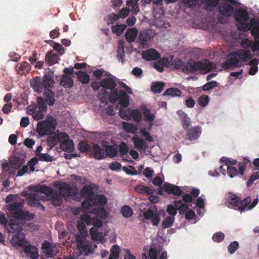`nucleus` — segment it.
Segmentation results:
<instances>
[{
	"instance_id": "37998d69",
	"label": "nucleus",
	"mask_w": 259,
	"mask_h": 259,
	"mask_svg": "<svg viewBox=\"0 0 259 259\" xmlns=\"http://www.w3.org/2000/svg\"><path fill=\"white\" fill-rule=\"evenodd\" d=\"M164 83L163 82H152L151 90L154 93H160L163 90Z\"/></svg>"
},
{
	"instance_id": "c85d7f7f",
	"label": "nucleus",
	"mask_w": 259,
	"mask_h": 259,
	"mask_svg": "<svg viewBox=\"0 0 259 259\" xmlns=\"http://www.w3.org/2000/svg\"><path fill=\"white\" fill-rule=\"evenodd\" d=\"M163 189L168 193L180 196L182 194V190L178 186L170 184L168 183H164Z\"/></svg>"
},
{
	"instance_id": "3c124183",
	"label": "nucleus",
	"mask_w": 259,
	"mask_h": 259,
	"mask_svg": "<svg viewBox=\"0 0 259 259\" xmlns=\"http://www.w3.org/2000/svg\"><path fill=\"white\" fill-rule=\"evenodd\" d=\"M175 218L174 216L166 217L162 222V226L163 228H168L171 227L174 222Z\"/></svg>"
},
{
	"instance_id": "20e7f679",
	"label": "nucleus",
	"mask_w": 259,
	"mask_h": 259,
	"mask_svg": "<svg viewBox=\"0 0 259 259\" xmlns=\"http://www.w3.org/2000/svg\"><path fill=\"white\" fill-rule=\"evenodd\" d=\"M252 58L249 52L240 50L233 51L227 56V60L222 62L221 66L225 70L241 67L242 62H246Z\"/></svg>"
},
{
	"instance_id": "680f3d73",
	"label": "nucleus",
	"mask_w": 259,
	"mask_h": 259,
	"mask_svg": "<svg viewBox=\"0 0 259 259\" xmlns=\"http://www.w3.org/2000/svg\"><path fill=\"white\" fill-rule=\"evenodd\" d=\"M119 15L118 14L111 13L107 16L108 23L113 24L114 22L119 19Z\"/></svg>"
},
{
	"instance_id": "9b49d317",
	"label": "nucleus",
	"mask_w": 259,
	"mask_h": 259,
	"mask_svg": "<svg viewBox=\"0 0 259 259\" xmlns=\"http://www.w3.org/2000/svg\"><path fill=\"white\" fill-rule=\"evenodd\" d=\"M48 146H56L58 143L60 146H74L72 140L65 132H60L55 136H48L46 139Z\"/></svg>"
},
{
	"instance_id": "69168bd1",
	"label": "nucleus",
	"mask_w": 259,
	"mask_h": 259,
	"mask_svg": "<svg viewBox=\"0 0 259 259\" xmlns=\"http://www.w3.org/2000/svg\"><path fill=\"white\" fill-rule=\"evenodd\" d=\"M19 69L22 71V73H28L31 70V67L27 62H24L21 64Z\"/></svg>"
},
{
	"instance_id": "7c9ffc66",
	"label": "nucleus",
	"mask_w": 259,
	"mask_h": 259,
	"mask_svg": "<svg viewBox=\"0 0 259 259\" xmlns=\"http://www.w3.org/2000/svg\"><path fill=\"white\" fill-rule=\"evenodd\" d=\"M59 59L58 55L55 54L52 50L49 51L45 56V61L49 65H52L57 63Z\"/></svg>"
},
{
	"instance_id": "79ce46f5",
	"label": "nucleus",
	"mask_w": 259,
	"mask_h": 259,
	"mask_svg": "<svg viewBox=\"0 0 259 259\" xmlns=\"http://www.w3.org/2000/svg\"><path fill=\"white\" fill-rule=\"evenodd\" d=\"M106 153V156L113 158L115 157L118 152V147H104Z\"/></svg>"
},
{
	"instance_id": "6e6552de",
	"label": "nucleus",
	"mask_w": 259,
	"mask_h": 259,
	"mask_svg": "<svg viewBox=\"0 0 259 259\" xmlns=\"http://www.w3.org/2000/svg\"><path fill=\"white\" fill-rule=\"evenodd\" d=\"M56 125V120L53 117L38 122L36 132L39 135V137L53 136Z\"/></svg>"
},
{
	"instance_id": "338daca9",
	"label": "nucleus",
	"mask_w": 259,
	"mask_h": 259,
	"mask_svg": "<svg viewBox=\"0 0 259 259\" xmlns=\"http://www.w3.org/2000/svg\"><path fill=\"white\" fill-rule=\"evenodd\" d=\"M224 238V234L222 232H219L215 233L212 237V239L216 242L222 241Z\"/></svg>"
},
{
	"instance_id": "c9c22d12",
	"label": "nucleus",
	"mask_w": 259,
	"mask_h": 259,
	"mask_svg": "<svg viewBox=\"0 0 259 259\" xmlns=\"http://www.w3.org/2000/svg\"><path fill=\"white\" fill-rule=\"evenodd\" d=\"M141 111L145 120L148 122H152L155 119V116L151 113L150 109H147L145 105L142 106Z\"/></svg>"
},
{
	"instance_id": "774afa93",
	"label": "nucleus",
	"mask_w": 259,
	"mask_h": 259,
	"mask_svg": "<svg viewBox=\"0 0 259 259\" xmlns=\"http://www.w3.org/2000/svg\"><path fill=\"white\" fill-rule=\"evenodd\" d=\"M258 179H259V171L254 172L252 174L247 181V186H250L254 181Z\"/></svg>"
},
{
	"instance_id": "f3484780",
	"label": "nucleus",
	"mask_w": 259,
	"mask_h": 259,
	"mask_svg": "<svg viewBox=\"0 0 259 259\" xmlns=\"http://www.w3.org/2000/svg\"><path fill=\"white\" fill-rule=\"evenodd\" d=\"M25 154L23 152H21L19 154L15 151L14 156L10 160V163L12 167L18 168L23 164L25 162Z\"/></svg>"
},
{
	"instance_id": "c03bdc74",
	"label": "nucleus",
	"mask_w": 259,
	"mask_h": 259,
	"mask_svg": "<svg viewBox=\"0 0 259 259\" xmlns=\"http://www.w3.org/2000/svg\"><path fill=\"white\" fill-rule=\"evenodd\" d=\"M135 190L137 192L141 194H145L147 195H151L153 190L147 186L144 185H138L136 187Z\"/></svg>"
},
{
	"instance_id": "f257e3e1",
	"label": "nucleus",
	"mask_w": 259,
	"mask_h": 259,
	"mask_svg": "<svg viewBox=\"0 0 259 259\" xmlns=\"http://www.w3.org/2000/svg\"><path fill=\"white\" fill-rule=\"evenodd\" d=\"M116 78L103 69H98V89L100 87L105 90L102 94H98V100L107 105L108 101L114 104L118 101L123 107H127L130 103V96L123 90L115 89Z\"/></svg>"
},
{
	"instance_id": "bf43d9fd",
	"label": "nucleus",
	"mask_w": 259,
	"mask_h": 259,
	"mask_svg": "<svg viewBox=\"0 0 259 259\" xmlns=\"http://www.w3.org/2000/svg\"><path fill=\"white\" fill-rule=\"evenodd\" d=\"M209 97L207 95H202L198 99V104L201 107H205L208 103Z\"/></svg>"
},
{
	"instance_id": "8fccbe9b",
	"label": "nucleus",
	"mask_w": 259,
	"mask_h": 259,
	"mask_svg": "<svg viewBox=\"0 0 259 259\" xmlns=\"http://www.w3.org/2000/svg\"><path fill=\"white\" fill-rule=\"evenodd\" d=\"M131 110L123 109L120 108L118 112L119 116L123 119L128 120L131 119Z\"/></svg>"
},
{
	"instance_id": "4d7b16f0",
	"label": "nucleus",
	"mask_w": 259,
	"mask_h": 259,
	"mask_svg": "<svg viewBox=\"0 0 259 259\" xmlns=\"http://www.w3.org/2000/svg\"><path fill=\"white\" fill-rule=\"evenodd\" d=\"M258 198L254 199L252 202L248 206H241L240 207V211L243 212L246 210H249L254 208L256 204L258 203Z\"/></svg>"
},
{
	"instance_id": "09e8293b",
	"label": "nucleus",
	"mask_w": 259,
	"mask_h": 259,
	"mask_svg": "<svg viewBox=\"0 0 259 259\" xmlns=\"http://www.w3.org/2000/svg\"><path fill=\"white\" fill-rule=\"evenodd\" d=\"M120 248L117 245H114L111 249V254L109 259H118L119 257Z\"/></svg>"
},
{
	"instance_id": "e2e57ef3",
	"label": "nucleus",
	"mask_w": 259,
	"mask_h": 259,
	"mask_svg": "<svg viewBox=\"0 0 259 259\" xmlns=\"http://www.w3.org/2000/svg\"><path fill=\"white\" fill-rule=\"evenodd\" d=\"M220 161L222 162H224L227 167L228 165H234L237 163L236 160L226 157H222L220 159Z\"/></svg>"
},
{
	"instance_id": "2f4dec72",
	"label": "nucleus",
	"mask_w": 259,
	"mask_h": 259,
	"mask_svg": "<svg viewBox=\"0 0 259 259\" xmlns=\"http://www.w3.org/2000/svg\"><path fill=\"white\" fill-rule=\"evenodd\" d=\"M73 80L71 76L67 75H62L60 84L65 89H70L73 85Z\"/></svg>"
},
{
	"instance_id": "7ed1b4c3",
	"label": "nucleus",
	"mask_w": 259,
	"mask_h": 259,
	"mask_svg": "<svg viewBox=\"0 0 259 259\" xmlns=\"http://www.w3.org/2000/svg\"><path fill=\"white\" fill-rule=\"evenodd\" d=\"M41 193H44L50 197L52 203L56 206H60L63 202V199L65 196L72 195L74 191L69 185L64 184L59 188V192L53 189L52 187L42 185Z\"/></svg>"
},
{
	"instance_id": "1a4fd4ad",
	"label": "nucleus",
	"mask_w": 259,
	"mask_h": 259,
	"mask_svg": "<svg viewBox=\"0 0 259 259\" xmlns=\"http://www.w3.org/2000/svg\"><path fill=\"white\" fill-rule=\"evenodd\" d=\"M233 15L238 24V29L242 31H246L250 28L251 25L248 23L249 15L246 10L241 8L237 9Z\"/></svg>"
},
{
	"instance_id": "4be33fe9",
	"label": "nucleus",
	"mask_w": 259,
	"mask_h": 259,
	"mask_svg": "<svg viewBox=\"0 0 259 259\" xmlns=\"http://www.w3.org/2000/svg\"><path fill=\"white\" fill-rule=\"evenodd\" d=\"M227 203L229 207L233 208L235 209H238L240 211V207L242 205L241 200L235 194L229 193L227 198Z\"/></svg>"
},
{
	"instance_id": "a878e982",
	"label": "nucleus",
	"mask_w": 259,
	"mask_h": 259,
	"mask_svg": "<svg viewBox=\"0 0 259 259\" xmlns=\"http://www.w3.org/2000/svg\"><path fill=\"white\" fill-rule=\"evenodd\" d=\"M187 131V136L190 141L197 139L201 135L202 130L199 125H196L191 128H189Z\"/></svg>"
},
{
	"instance_id": "c756f323",
	"label": "nucleus",
	"mask_w": 259,
	"mask_h": 259,
	"mask_svg": "<svg viewBox=\"0 0 259 259\" xmlns=\"http://www.w3.org/2000/svg\"><path fill=\"white\" fill-rule=\"evenodd\" d=\"M124 41L123 40H119L118 44L117 59L122 64L125 62L124 60Z\"/></svg>"
},
{
	"instance_id": "aec40b11",
	"label": "nucleus",
	"mask_w": 259,
	"mask_h": 259,
	"mask_svg": "<svg viewBox=\"0 0 259 259\" xmlns=\"http://www.w3.org/2000/svg\"><path fill=\"white\" fill-rule=\"evenodd\" d=\"M23 225L16 220H11L5 229L9 234H14L23 231Z\"/></svg>"
},
{
	"instance_id": "5701e85b",
	"label": "nucleus",
	"mask_w": 259,
	"mask_h": 259,
	"mask_svg": "<svg viewBox=\"0 0 259 259\" xmlns=\"http://www.w3.org/2000/svg\"><path fill=\"white\" fill-rule=\"evenodd\" d=\"M23 248L24 252L27 257H29L31 259H37L38 257V249L35 246L28 243Z\"/></svg>"
},
{
	"instance_id": "473e14b6",
	"label": "nucleus",
	"mask_w": 259,
	"mask_h": 259,
	"mask_svg": "<svg viewBox=\"0 0 259 259\" xmlns=\"http://www.w3.org/2000/svg\"><path fill=\"white\" fill-rule=\"evenodd\" d=\"M138 30L135 28H131L128 29L125 34L124 36L126 39V40L129 42L131 43L134 42L138 34Z\"/></svg>"
},
{
	"instance_id": "39448f33",
	"label": "nucleus",
	"mask_w": 259,
	"mask_h": 259,
	"mask_svg": "<svg viewBox=\"0 0 259 259\" xmlns=\"http://www.w3.org/2000/svg\"><path fill=\"white\" fill-rule=\"evenodd\" d=\"M24 205V200L21 199L18 202H14L7 205V209L11 212L12 217L16 220L29 221L35 217L34 213H30L28 210L22 209Z\"/></svg>"
},
{
	"instance_id": "a19ab883",
	"label": "nucleus",
	"mask_w": 259,
	"mask_h": 259,
	"mask_svg": "<svg viewBox=\"0 0 259 259\" xmlns=\"http://www.w3.org/2000/svg\"><path fill=\"white\" fill-rule=\"evenodd\" d=\"M40 200L39 196L35 193H31L28 198V205L31 207L36 206Z\"/></svg>"
},
{
	"instance_id": "5fc2aeb1",
	"label": "nucleus",
	"mask_w": 259,
	"mask_h": 259,
	"mask_svg": "<svg viewBox=\"0 0 259 259\" xmlns=\"http://www.w3.org/2000/svg\"><path fill=\"white\" fill-rule=\"evenodd\" d=\"M133 118L136 122H140L142 118V116L141 112L138 110H133L131 111V118Z\"/></svg>"
},
{
	"instance_id": "864d4df0",
	"label": "nucleus",
	"mask_w": 259,
	"mask_h": 259,
	"mask_svg": "<svg viewBox=\"0 0 259 259\" xmlns=\"http://www.w3.org/2000/svg\"><path fill=\"white\" fill-rule=\"evenodd\" d=\"M121 212L123 216L126 218L131 217L133 213L132 209L127 205L123 206L121 209Z\"/></svg>"
},
{
	"instance_id": "58836bf2",
	"label": "nucleus",
	"mask_w": 259,
	"mask_h": 259,
	"mask_svg": "<svg viewBox=\"0 0 259 259\" xmlns=\"http://www.w3.org/2000/svg\"><path fill=\"white\" fill-rule=\"evenodd\" d=\"M78 80L79 82L83 84H86L89 83L90 81V76L85 72L78 71L75 72Z\"/></svg>"
},
{
	"instance_id": "4c0bfd02",
	"label": "nucleus",
	"mask_w": 259,
	"mask_h": 259,
	"mask_svg": "<svg viewBox=\"0 0 259 259\" xmlns=\"http://www.w3.org/2000/svg\"><path fill=\"white\" fill-rule=\"evenodd\" d=\"M221 3V0H204V6L206 11H212Z\"/></svg>"
},
{
	"instance_id": "f03ea898",
	"label": "nucleus",
	"mask_w": 259,
	"mask_h": 259,
	"mask_svg": "<svg viewBox=\"0 0 259 259\" xmlns=\"http://www.w3.org/2000/svg\"><path fill=\"white\" fill-rule=\"evenodd\" d=\"M174 58L171 56V62L170 67L175 70H181L186 74L193 73L199 70L202 73H206L215 68L216 64L213 62L205 60L204 62L194 61L193 59H189L185 63L182 60Z\"/></svg>"
},
{
	"instance_id": "49530a36",
	"label": "nucleus",
	"mask_w": 259,
	"mask_h": 259,
	"mask_svg": "<svg viewBox=\"0 0 259 259\" xmlns=\"http://www.w3.org/2000/svg\"><path fill=\"white\" fill-rule=\"evenodd\" d=\"M122 125L123 128L128 133L135 134L137 132V126L133 123L123 121Z\"/></svg>"
},
{
	"instance_id": "0e129e2a",
	"label": "nucleus",
	"mask_w": 259,
	"mask_h": 259,
	"mask_svg": "<svg viewBox=\"0 0 259 259\" xmlns=\"http://www.w3.org/2000/svg\"><path fill=\"white\" fill-rule=\"evenodd\" d=\"M178 209L176 207L172 204H169L167 206L166 211L170 215L169 216H175L177 213Z\"/></svg>"
},
{
	"instance_id": "a18cd8bd",
	"label": "nucleus",
	"mask_w": 259,
	"mask_h": 259,
	"mask_svg": "<svg viewBox=\"0 0 259 259\" xmlns=\"http://www.w3.org/2000/svg\"><path fill=\"white\" fill-rule=\"evenodd\" d=\"M93 222L94 227L90 229V234L92 240L97 241V215L94 217Z\"/></svg>"
},
{
	"instance_id": "412c9836",
	"label": "nucleus",
	"mask_w": 259,
	"mask_h": 259,
	"mask_svg": "<svg viewBox=\"0 0 259 259\" xmlns=\"http://www.w3.org/2000/svg\"><path fill=\"white\" fill-rule=\"evenodd\" d=\"M144 217L147 220H151L154 226H157L160 221V217L157 212L148 209L144 213Z\"/></svg>"
},
{
	"instance_id": "6e6d98bb",
	"label": "nucleus",
	"mask_w": 259,
	"mask_h": 259,
	"mask_svg": "<svg viewBox=\"0 0 259 259\" xmlns=\"http://www.w3.org/2000/svg\"><path fill=\"white\" fill-rule=\"evenodd\" d=\"M219 83L216 81H208L202 87V90L204 91H208L210 90L217 87Z\"/></svg>"
},
{
	"instance_id": "13d9d810",
	"label": "nucleus",
	"mask_w": 259,
	"mask_h": 259,
	"mask_svg": "<svg viewBox=\"0 0 259 259\" xmlns=\"http://www.w3.org/2000/svg\"><path fill=\"white\" fill-rule=\"evenodd\" d=\"M239 247V243L237 241H234L232 242L228 247V252L232 254H233Z\"/></svg>"
},
{
	"instance_id": "f704fd0d",
	"label": "nucleus",
	"mask_w": 259,
	"mask_h": 259,
	"mask_svg": "<svg viewBox=\"0 0 259 259\" xmlns=\"http://www.w3.org/2000/svg\"><path fill=\"white\" fill-rule=\"evenodd\" d=\"M27 112L29 114H31L33 118L36 120L42 119L45 116L44 111L39 109L37 110L36 108H29Z\"/></svg>"
},
{
	"instance_id": "603ef678",
	"label": "nucleus",
	"mask_w": 259,
	"mask_h": 259,
	"mask_svg": "<svg viewBox=\"0 0 259 259\" xmlns=\"http://www.w3.org/2000/svg\"><path fill=\"white\" fill-rule=\"evenodd\" d=\"M109 231V229L107 226L104 227V232H99L98 230V242L101 243H104L106 242L105 236H107Z\"/></svg>"
},
{
	"instance_id": "2eb2a0df",
	"label": "nucleus",
	"mask_w": 259,
	"mask_h": 259,
	"mask_svg": "<svg viewBox=\"0 0 259 259\" xmlns=\"http://www.w3.org/2000/svg\"><path fill=\"white\" fill-rule=\"evenodd\" d=\"M248 161V160L244 159V161L239 163L238 164L239 170L233 166L228 165L227 167V174L231 178L236 177L239 174L242 176L244 174V170L246 168V164Z\"/></svg>"
},
{
	"instance_id": "0eeeda50",
	"label": "nucleus",
	"mask_w": 259,
	"mask_h": 259,
	"mask_svg": "<svg viewBox=\"0 0 259 259\" xmlns=\"http://www.w3.org/2000/svg\"><path fill=\"white\" fill-rule=\"evenodd\" d=\"M235 0H222L218 6V21L220 23L226 24L227 19L233 16L235 9Z\"/></svg>"
},
{
	"instance_id": "423d86ee",
	"label": "nucleus",
	"mask_w": 259,
	"mask_h": 259,
	"mask_svg": "<svg viewBox=\"0 0 259 259\" xmlns=\"http://www.w3.org/2000/svg\"><path fill=\"white\" fill-rule=\"evenodd\" d=\"M77 228L79 233L76 234L75 239L78 249L82 254L88 255L92 253L94 250L89 242L85 241V237L88 236V232L85 223L79 221Z\"/></svg>"
},
{
	"instance_id": "4468645a",
	"label": "nucleus",
	"mask_w": 259,
	"mask_h": 259,
	"mask_svg": "<svg viewBox=\"0 0 259 259\" xmlns=\"http://www.w3.org/2000/svg\"><path fill=\"white\" fill-rule=\"evenodd\" d=\"M184 202L181 200H176L174 202L175 206L179 210L181 214H183L189 208V205L187 203L191 202L192 201V196L189 194H185L183 196Z\"/></svg>"
},
{
	"instance_id": "dca6fc26",
	"label": "nucleus",
	"mask_w": 259,
	"mask_h": 259,
	"mask_svg": "<svg viewBox=\"0 0 259 259\" xmlns=\"http://www.w3.org/2000/svg\"><path fill=\"white\" fill-rule=\"evenodd\" d=\"M41 80L44 90L52 89L55 83L54 80V72L50 70L45 71Z\"/></svg>"
},
{
	"instance_id": "de8ad7c7",
	"label": "nucleus",
	"mask_w": 259,
	"mask_h": 259,
	"mask_svg": "<svg viewBox=\"0 0 259 259\" xmlns=\"http://www.w3.org/2000/svg\"><path fill=\"white\" fill-rule=\"evenodd\" d=\"M126 28V25L125 24H120L112 26L111 30L113 33L119 36L123 33Z\"/></svg>"
},
{
	"instance_id": "393cba45",
	"label": "nucleus",
	"mask_w": 259,
	"mask_h": 259,
	"mask_svg": "<svg viewBox=\"0 0 259 259\" xmlns=\"http://www.w3.org/2000/svg\"><path fill=\"white\" fill-rule=\"evenodd\" d=\"M30 87L35 92L38 93H41L44 89L41 78L38 76H36L31 79Z\"/></svg>"
},
{
	"instance_id": "9d476101",
	"label": "nucleus",
	"mask_w": 259,
	"mask_h": 259,
	"mask_svg": "<svg viewBox=\"0 0 259 259\" xmlns=\"http://www.w3.org/2000/svg\"><path fill=\"white\" fill-rule=\"evenodd\" d=\"M80 194L84 200L82 201L81 206L84 209H89L92 205H96L97 200V195L95 196L93 188L89 185H85L80 191Z\"/></svg>"
},
{
	"instance_id": "ea45409f",
	"label": "nucleus",
	"mask_w": 259,
	"mask_h": 259,
	"mask_svg": "<svg viewBox=\"0 0 259 259\" xmlns=\"http://www.w3.org/2000/svg\"><path fill=\"white\" fill-rule=\"evenodd\" d=\"M182 94V91L176 88H170L166 89L164 92L163 96H170L172 97H180Z\"/></svg>"
},
{
	"instance_id": "052dcab7",
	"label": "nucleus",
	"mask_w": 259,
	"mask_h": 259,
	"mask_svg": "<svg viewBox=\"0 0 259 259\" xmlns=\"http://www.w3.org/2000/svg\"><path fill=\"white\" fill-rule=\"evenodd\" d=\"M184 4L189 8H195L199 5V0H182Z\"/></svg>"
},
{
	"instance_id": "72a5a7b5",
	"label": "nucleus",
	"mask_w": 259,
	"mask_h": 259,
	"mask_svg": "<svg viewBox=\"0 0 259 259\" xmlns=\"http://www.w3.org/2000/svg\"><path fill=\"white\" fill-rule=\"evenodd\" d=\"M42 249L46 256L49 257H53L54 255V250L51 243L47 241H45L42 245Z\"/></svg>"
},
{
	"instance_id": "ddd939ff",
	"label": "nucleus",
	"mask_w": 259,
	"mask_h": 259,
	"mask_svg": "<svg viewBox=\"0 0 259 259\" xmlns=\"http://www.w3.org/2000/svg\"><path fill=\"white\" fill-rule=\"evenodd\" d=\"M53 158V156H50L48 153L37 154V157H33L28 162L30 171L33 172L35 170L34 166L38 163V160L46 162H52L54 160Z\"/></svg>"
},
{
	"instance_id": "6ab92c4d",
	"label": "nucleus",
	"mask_w": 259,
	"mask_h": 259,
	"mask_svg": "<svg viewBox=\"0 0 259 259\" xmlns=\"http://www.w3.org/2000/svg\"><path fill=\"white\" fill-rule=\"evenodd\" d=\"M160 57V53L154 49H150L143 51L142 54V59L148 61H154L159 59Z\"/></svg>"
},
{
	"instance_id": "e433bc0d",
	"label": "nucleus",
	"mask_w": 259,
	"mask_h": 259,
	"mask_svg": "<svg viewBox=\"0 0 259 259\" xmlns=\"http://www.w3.org/2000/svg\"><path fill=\"white\" fill-rule=\"evenodd\" d=\"M44 94L46 97V101L47 104L50 106L54 105L55 102V93L52 89L45 90Z\"/></svg>"
},
{
	"instance_id": "cd10ccee",
	"label": "nucleus",
	"mask_w": 259,
	"mask_h": 259,
	"mask_svg": "<svg viewBox=\"0 0 259 259\" xmlns=\"http://www.w3.org/2000/svg\"><path fill=\"white\" fill-rule=\"evenodd\" d=\"M250 32L254 37L255 41L257 44L255 45L252 42L250 48L253 52H258L259 51V25L256 27L253 28Z\"/></svg>"
},
{
	"instance_id": "b1692460",
	"label": "nucleus",
	"mask_w": 259,
	"mask_h": 259,
	"mask_svg": "<svg viewBox=\"0 0 259 259\" xmlns=\"http://www.w3.org/2000/svg\"><path fill=\"white\" fill-rule=\"evenodd\" d=\"M109 214V212L104 207H98V218L103 220V222L98 220V229L104 226V224H106V220Z\"/></svg>"
},
{
	"instance_id": "bb28decb",
	"label": "nucleus",
	"mask_w": 259,
	"mask_h": 259,
	"mask_svg": "<svg viewBox=\"0 0 259 259\" xmlns=\"http://www.w3.org/2000/svg\"><path fill=\"white\" fill-rule=\"evenodd\" d=\"M183 128L185 130H188L191 123V119L188 115L182 110L177 111Z\"/></svg>"
},
{
	"instance_id": "a211bd4d",
	"label": "nucleus",
	"mask_w": 259,
	"mask_h": 259,
	"mask_svg": "<svg viewBox=\"0 0 259 259\" xmlns=\"http://www.w3.org/2000/svg\"><path fill=\"white\" fill-rule=\"evenodd\" d=\"M153 37L152 32L147 29H144L140 32L138 35V41L140 45L144 46Z\"/></svg>"
},
{
	"instance_id": "f8f14e48",
	"label": "nucleus",
	"mask_w": 259,
	"mask_h": 259,
	"mask_svg": "<svg viewBox=\"0 0 259 259\" xmlns=\"http://www.w3.org/2000/svg\"><path fill=\"white\" fill-rule=\"evenodd\" d=\"M10 241L13 246L16 248L19 247H24L28 243L25 239V233L23 231L12 234Z\"/></svg>"
}]
</instances>
